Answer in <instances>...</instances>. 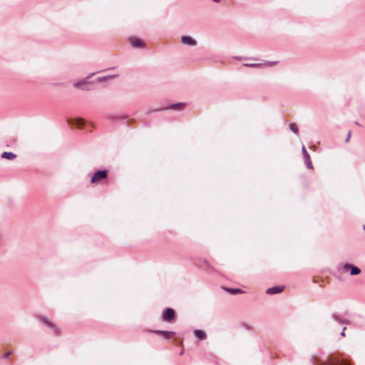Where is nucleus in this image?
I'll list each match as a JSON object with an SVG mask.
<instances>
[{"instance_id":"1","label":"nucleus","mask_w":365,"mask_h":365,"mask_svg":"<svg viewBox=\"0 0 365 365\" xmlns=\"http://www.w3.org/2000/svg\"><path fill=\"white\" fill-rule=\"evenodd\" d=\"M108 176V171L106 170H99L94 173L93 177L91 178L92 183H99L102 180L106 179Z\"/></svg>"},{"instance_id":"2","label":"nucleus","mask_w":365,"mask_h":365,"mask_svg":"<svg viewBox=\"0 0 365 365\" xmlns=\"http://www.w3.org/2000/svg\"><path fill=\"white\" fill-rule=\"evenodd\" d=\"M175 312L172 308H167L163 312L162 319L165 322H170L175 318Z\"/></svg>"},{"instance_id":"3","label":"nucleus","mask_w":365,"mask_h":365,"mask_svg":"<svg viewBox=\"0 0 365 365\" xmlns=\"http://www.w3.org/2000/svg\"><path fill=\"white\" fill-rule=\"evenodd\" d=\"M317 365H349V364L345 361H343L341 363H339L338 360H333L327 358L324 361H318Z\"/></svg>"},{"instance_id":"4","label":"nucleus","mask_w":365,"mask_h":365,"mask_svg":"<svg viewBox=\"0 0 365 365\" xmlns=\"http://www.w3.org/2000/svg\"><path fill=\"white\" fill-rule=\"evenodd\" d=\"M343 269L344 271H350L351 275H357L361 273V269L359 267L349 263H345L343 265Z\"/></svg>"},{"instance_id":"5","label":"nucleus","mask_w":365,"mask_h":365,"mask_svg":"<svg viewBox=\"0 0 365 365\" xmlns=\"http://www.w3.org/2000/svg\"><path fill=\"white\" fill-rule=\"evenodd\" d=\"M302 152L304 160V163L306 164L307 168L313 169L311 158L304 146H302Z\"/></svg>"},{"instance_id":"6","label":"nucleus","mask_w":365,"mask_h":365,"mask_svg":"<svg viewBox=\"0 0 365 365\" xmlns=\"http://www.w3.org/2000/svg\"><path fill=\"white\" fill-rule=\"evenodd\" d=\"M181 42L189 46H195L197 45V41L189 36H182L181 37Z\"/></svg>"},{"instance_id":"7","label":"nucleus","mask_w":365,"mask_h":365,"mask_svg":"<svg viewBox=\"0 0 365 365\" xmlns=\"http://www.w3.org/2000/svg\"><path fill=\"white\" fill-rule=\"evenodd\" d=\"M129 42L134 48H142L144 46L143 42L136 37L130 38Z\"/></svg>"},{"instance_id":"8","label":"nucleus","mask_w":365,"mask_h":365,"mask_svg":"<svg viewBox=\"0 0 365 365\" xmlns=\"http://www.w3.org/2000/svg\"><path fill=\"white\" fill-rule=\"evenodd\" d=\"M283 289V286H274L271 288H268L266 291V293L270 295L275 294L282 292Z\"/></svg>"},{"instance_id":"9","label":"nucleus","mask_w":365,"mask_h":365,"mask_svg":"<svg viewBox=\"0 0 365 365\" xmlns=\"http://www.w3.org/2000/svg\"><path fill=\"white\" fill-rule=\"evenodd\" d=\"M73 86L77 88L86 89L88 86V81L86 80H83L81 81L75 82L73 83Z\"/></svg>"},{"instance_id":"10","label":"nucleus","mask_w":365,"mask_h":365,"mask_svg":"<svg viewBox=\"0 0 365 365\" xmlns=\"http://www.w3.org/2000/svg\"><path fill=\"white\" fill-rule=\"evenodd\" d=\"M158 334H160L163 335V336L165 339H170L172 336L175 335V333L174 331H155Z\"/></svg>"},{"instance_id":"11","label":"nucleus","mask_w":365,"mask_h":365,"mask_svg":"<svg viewBox=\"0 0 365 365\" xmlns=\"http://www.w3.org/2000/svg\"><path fill=\"white\" fill-rule=\"evenodd\" d=\"M194 334H195V337L198 338L200 340L205 339L207 336L206 333L203 330H201V329L195 330Z\"/></svg>"},{"instance_id":"12","label":"nucleus","mask_w":365,"mask_h":365,"mask_svg":"<svg viewBox=\"0 0 365 365\" xmlns=\"http://www.w3.org/2000/svg\"><path fill=\"white\" fill-rule=\"evenodd\" d=\"M332 318H333V319H334L335 322H338L339 324H348V323H349V321H348V320H346V319H343V318L340 317L339 315H337V314H334L332 315Z\"/></svg>"},{"instance_id":"13","label":"nucleus","mask_w":365,"mask_h":365,"mask_svg":"<svg viewBox=\"0 0 365 365\" xmlns=\"http://www.w3.org/2000/svg\"><path fill=\"white\" fill-rule=\"evenodd\" d=\"M16 155L11 152H6L5 151L1 154V158H6L8 160H13V159L16 158Z\"/></svg>"},{"instance_id":"14","label":"nucleus","mask_w":365,"mask_h":365,"mask_svg":"<svg viewBox=\"0 0 365 365\" xmlns=\"http://www.w3.org/2000/svg\"><path fill=\"white\" fill-rule=\"evenodd\" d=\"M185 106V103H178L172 105L170 108L175 109V110H181L184 106Z\"/></svg>"},{"instance_id":"15","label":"nucleus","mask_w":365,"mask_h":365,"mask_svg":"<svg viewBox=\"0 0 365 365\" xmlns=\"http://www.w3.org/2000/svg\"><path fill=\"white\" fill-rule=\"evenodd\" d=\"M226 290L232 294H237L239 293H242L243 292L240 289H232V288H227Z\"/></svg>"},{"instance_id":"16","label":"nucleus","mask_w":365,"mask_h":365,"mask_svg":"<svg viewBox=\"0 0 365 365\" xmlns=\"http://www.w3.org/2000/svg\"><path fill=\"white\" fill-rule=\"evenodd\" d=\"M289 128H290V130H291L293 133H296V134H298V131H299V130H298V127H297V125L295 123H291V124L289 125Z\"/></svg>"},{"instance_id":"17","label":"nucleus","mask_w":365,"mask_h":365,"mask_svg":"<svg viewBox=\"0 0 365 365\" xmlns=\"http://www.w3.org/2000/svg\"><path fill=\"white\" fill-rule=\"evenodd\" d=\"M41 321L42 322L46 324V326L49 327H53V324L51 322L48 321V319L46 317H42L41 318Z\"/></svg>"},{"instance_id":"18","label":"nucleus","mask_w":365,"mask_h":365,"mask_svg":"<svg viewBox=\"0 0 365 365\" xmlns=\"http://www.w3.org/2000/svg\"><path fill=\"white\" fill-rule=\"evenodd\" d=\"M262 63H245L244 66H248V67H260L262 66Z\"/></svg>"},{"instance_id":"19","label":"nucleus","mask_w":365,"mask_h":365,"mask_svg":"<svg viewBox=\"0 0 365 365\" xmlns=\"http://www.w3.org/2000/svg\"><path fill=\"white\" fill-rule=\"evenodd\" d=\"M75 125L77 127L81 128L83 125V122L81 120L76 119V120H75Z\"/></svg>"},{"instance_id":"20","label":"nucleus","mask_w":365,"mask_h":365,"mask_svg":"<svg viewBox=\"0 0 365 365\" xmlns=\"http://www.w3.org/2000/svg\"><path fill=\"white\" fill-rule=\"evenodd\" d=\"M277 62V61H267L265 64L269 66H272L275 65Z\"/></svg>"},{"instance_id":"21","label":"nucleus","mask_w":365,"mask_h":365,"mask_svg":"<svg viewBox=\"0 0 365 365\" xmlns=\"http://www.w3.org/2000/svg\"><path fill=\"white\" fill-rule=\"evenodd\" d=\"M346 328L345 327L343 328V330H342V331L341 332V336H345V330H346Z\"/></svg>"},{"instance_id":"22","label":"nucleus","mask_w":365,"mask_h":365,"mask_svg":"<svg viewBox=\"0 0 365 365\" xmlns=\"http://www.w3.org/2000/svg\"><path fill=\"white\" fill-rule=\"evenodd\" d=\"M351 136V131L349 132L348 136H346V142H348Z\"/></svg>"},{"instance_id":"23","label":"nucleus","mask_w":365,"mask_h":365,"mask_svg":"<svg viewBox=\"0 0 365 365\" xmlns=\"http://www.w3.org/2000/svg\"><path fill=\"white\" fill-rule=\"evenodd\" d=\"M9 354H10V352H9V351L6 352V353L4 354V356H5L6 358V357H8V356H9Z\"/></svg>"},{"instance_id":"24","label":"nucleus","mask_w":365,"mask_h":365,"mask_svg":"<svg viewBox=\"0 0 365 365\" xmlns=\"http://www.w3.org/2000/svg\"><path fill=\"white\" fill-rule=\"evenodd\" d=\"M212 1H215V2L218 3V2H220L221 0H212Z\"/></svg>"}]
</instances>
